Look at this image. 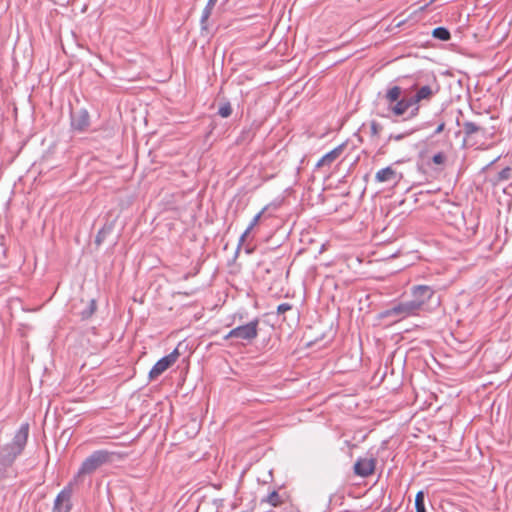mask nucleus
Returning a JSON list of instances; mask_svg holds the SVG:
<instances>
[{
    "mask_svg": "<svg viewBox=\"0 0 512 512\" xmlns=\"http://www.w3.org/2000/svg\"><path fill=\"white\" fill-rule=\"evenodd\" d=\"M114 228L113 223H106L97 233L95 237V244L100 246L106 239V237L112 232Z\"/></svg>",
    "mask_w": 512,
    "mask_h": 512,
    "instance_id": "17",
    "label": "nucleus"
},
{
    "mask_svg": "<svg viewBox=\"0 0 512 512\" xmlns=\"http://www.w3.org/2000/svg\"><path fill=\"white\" fill-rule=\"evenodd\" d=\"M512 168L505 167L497 174V181H505L511 178Z\"/></svg>",
    "mask_w": 512,
    "mask_h": 512,
    "instance_id": "22",
    "label": "nucleus"
},
{
    "mask_svg": "<svg viewBox=\"0 0 512 512\" xmlns=\"http://www.w3.org/2000/svg\"><path fill=\"white\" fill-rule=\"evenodd\" d=\"M410 134H411V132L401 133V134H391L389 136V140L400 141V140L404 139L407 135H410Z\"/></svg>",
    "mask_w": 512,
    "mask_h": 512,
    "instance_id": "26",
    "label": "nucleus"
},
{
    "mask_svg": "<svg viewBox=\"0 0 512 512\" xmlns=\"http://www.w3.org/2000/svg\"><path fill=\"white\" fill-rule=\"evenodd\" d=\"M370 130L372 136H378L380 132L383 130V126L378 123L377 121H371L370 123Z\"/></svg>",
    "mask_w": 512,
    "mask_h": 512,
    "instance_id": "24",
    "label": "nucleus"
},
{
    "mask_svg": "<svg viewBox=\"0 0 512 512\" xmlns=\"http://www.w3.org/2000/svg\"><path fill=\"white\" fill-rule=\"evenodd\" d=\"M97 303L95 299H91L86 303V306L83 310L79 312L81 320H87L92 317V315L96 312Z\"/></svg>",
    "mask_w": 512,
    "mask_h": 512,
    "instance_id": "18",
    "label": "nucleus"
},
{
    "mask_svg": "<svg viewBox=\"0 0 512 512\" xmlns=\"http://www.w3.org/2000/svg\"><path fill=\"white\" fill-rule=\"evenodd\" d=\"M435 295V291L428 285H415L411 288V300L418 313L428 309L429 302Z\"/></svg>",
    "mask_w": 512,
    "mask_h": 512,
    "instance_id": "5",
    "label": "nucleus"
},
{
    "mask_svg": "<svg viewBox=\"0 0 512 512\" xmlns=\"http://www.w3.org/2000/svg\"><path fill=\"white\" fill-rule=\"evenodd\" d=\"M344 149V145H339L330 152L326 153L324 156H322L319 161L316 164L317 168H321L324 166L330 167L331 164L340 157Z\"/></svg>",
    "mask_w": 512,
    "mask_h": 512,
    "instance_id": "13",
    "label": "nucleus"
},
{
    "mask_svg": "<svg viewBox=\"0 0 512 512\" xmlns=\"http://www.w3.org/2000/svg\"><path fill=\"white\" fill-rule=\"evenodd\" d=\"M246 253H248V254L252 253V249H250V248H248V247H247V248H246Z\"/></svg>",
    "mask_w": 512,
    "mask_h": 512,
    "instance_id": "28",
    "label": "nucleus"
},
{
    "mask_svg": "<svg viewBox=\"0 0 512 512\" xmlns=\"http://www.w3.org/2000/svg\"><path fill=\"white\" fill-rule=\"evenodd\" d=\"M432 36L441 41H448L451 38V33L447 28L441 26L433 29Z\"/></svg>",
    "mask_w": 512,
    "mask_h": 512,
    "instance_id": "19",
    "label": "nucleus"
},
{
    "mask_svg": "<svg viewBox=\"0 0 512 512\" xmlns=\"http://www.w3.org/2000/svg\"><path fill=\"white\" fill-rule=\"evenodd\" d=\"M463 133H464V140L463 144L468 146H476L478 145V141L474 139V135L480 134L482 137L487 136V129L485 127H482L478 125L475 122L472 121H465L463 123Z\"/></svg>",
    "mask_w": 512,
    "mask_h": 512,
    "instance_id": "10",
    "label": "nucleus"
},
{
    "mask_svg": "<svg viewBox=\"0 0 512 512\" xmlns=\"http://www.w3.org/2000/svg\"><path fill=\"white\" fill-rule=\"evenodd\" d=\"M29 436V424L24 423L15 433L11 443L0 447V481L5 478L6 471L15 459L23 452Z\"/></svg>",
    "mask_w": 512,
    "mask_h": 512,
    "instance_id": "2",
    "label": "nucleus"
},
{
    "mask_svg": "<svg viewBox=\"0 0 512 512\" xmlns=\"http://www.w3.org/2000/svg\"><path fill=\"white\" fill-rule=\"evenodd\" d=\"M418 314L416 305H414L410 300L400 302L383 313L386 317H398V319H404Z\"/></svg>",
    "mask_w": 512,
    "mask_h": 512,
    "instance_id": "8",
    "label": "nucleus"
},
{
    "mask_svg": "<svg viewBox=\"0 0 512 512\" xmlns=\"http://www.w3.org/2000/svg\"><path fill=\"white\" fill-rule=\"evenodd\" d=\"M232 114V107L229 102L220 103L218 108V115L222 118H228Z\"/></svg>",
    "mask_w": 512,
    "mask_h": 512,
    "instance_id": "21",
    "label": "nucleus"
},
{
    "mask_svg": "<svg viewBox=\"0 0 512 512\" xmlns=\"http://www.w3.org/2000/svg\"><path fill=\"white\" fill-rule=\"evenodd\" d=\"M402 178L403 175L401 172H398L392 166H387L378 170L374 179L377 183H386L396 186L402 180Z\"/></svg>",
    "mask_w": 512,
    "mask_h": 512,
    "instance_id": "11",
    "label": "nucleus"
},
{
    "mask_svg": "<svg viewBox=\"0 0 512 512\" xmlns=\"http://www.w3.org/2000/svg\"><path fill=\"white\" fill-rule=\"evenodd\" d=\"M292 309V305L290 303H281L277 307V314L282 315L285 314L287 311H290Z\"/></svg>",
    "mask_w": 512,
    "mask_h": 512,
    "instance_id": "25",
    "label": "nucleus"
},
{
    "mask_svg": "<svg viewBox=\"0 0 512 512\" xmlns=\"http://www.w3.org/2000/svg\"><path fill=\"white\" fill-rule=\"evenodd\" d=\"M285 501V495L280 494L277 490L271 491L265 498L261 500V503H267L273 507H278Z\"/></svg>",
    "mask_w": 512,
    "mask_h": 512,
    "instance_id": "15",
    "label": "nucleus"
},
{
    "mask_svg": "<svg viewBox=\"0 0 512 512\" xmlns=\"http://www.w3.org/2000/svg\"><path fill=\"white\" fill-rule=\"evenodd\" d=\"M71 128L75 132H86L90 127L89 112L81 108L79 110H71L70 112Z\"/></svg>",
    "mask_w": 512,
    "mask_h": 512,
    "instance_id": "9",
    "label": "nucleus"
},
{
    "mask_svg": "<svg viewBox=\"0 0 512 512\" xmlns=\"http://www.w3.org/2000/svg\"><path fill=\"white\" fill-rule=\"evenodd\" d=\"M259 322V318H254L246 324L239 325L236 328L230 330L224 339H238L240 341L251 343L258 336Z\"/></svg>",
    "mask_w": 512,
    "mask_h": 512,
    "instance_id": "4",
    "label": "nucleus"
},
{
    "mask_svg": "<svg viewBox=\"0 0 512 512\" xmlns=\"http://www.w3.org/2000/svg\"><path fill=\"white\" fill-rule=\"evenodd\" d=\"M114 455V452L108 450H96L91 453L82 462L77 474L73 477L74 482L80 483L85 475H91L103 465L111 463Z\"/></svg>",
    "mask_w": 512,
    "mask_h": 512,
    "instance_id": "3",
    "label": "nucleus"
},
{
    "mask_svg": "<svg viewBox=\"0 0 512 512\" xmlns=\"http://www.w3.org/2000/svg\"><path fill=\"white\" fill-rule=\"evenodd\" d=\"M79 483L72 479L56 496L53 506V512H70L72 509V495L74 486Z\"/></svg>",
    "mask_w": 512,
    "mask_h": 512,
    "instance_id": "6",
    "label": "nucleus"
},
{
    "mask_svg": "<svg viewBox=\"0 0 512 512\" xmlns=\"http://www.w3.org/2000/svg\"><path fill=\"white\" fill-rule=\"evenodd\" d=\"M447 160V156L444 152H438L432 157V162L436 165H443Z\"/></svg>",
    "mask_w": 512,
    "mask_h": 512,
    "instance_id": "23",
    "label": "nucleus"
},
{
    "mask_svg": "<svg viewBox=\"0 0 512 512\" xmlns=\"http://www.w3.org/2000/svg\"><path fill=\"white\" fill-rule=\"evenodd\" d=\"M381 512H389V510L388 509H384Z\"/></svg>",
    "mask_w": 512,
    "mask_h": 512,
    "instance_id": "29",
    "label": "nucleus"
},
{
    "mask_svg": "<svg viewBox=\"0 0 512 512\" xmlns=\"http://www.w3.org/2000/svg\"><path fill=\"white\" fill-rule=\"evenodd\" d=\"M180 356L178 348H175L170 354L159 359L151 368L148 377L149 380H155L162 375L166 370L173 366Z\"/></svg>",
    "mask_w": 512,
    "mask_h": 512,
    "instance_id": "7",
    "label": "nucleus"
},
{
    "mask_svg": "<svg viewBox=\"0 0 512 512\" xmlns=\"http://www.w3.org/2000/svg\"><path fill=\"white\" fill-rule=\"evenodd\" d=\"M444 128H445V123H444V122L440 123V124L437 126V128L435 129V131H434V135H437V134H440L441 132H443V131H444Z\"/></svg>",
    "mask_w": 512,
    "mask_h": 512,
    "instance_id": "27",
    "label": "nucleus"
},
{
    "mask_svg": "<svg viewBox=\"0 0 512 512\" xmlns=\"http://www.w3.org/2000/svg\"><path fill=\"white\" fill-rule=\"evenodd\" d=\"M265 210H266V208H263L258 214H256L254 216V218L252 219V221L250 222V224L248 225L246 230L240 236V239H239V242L237 245V249H236V255L239 253V250H240L241 246L243 245L246 237L250 234V232L253 230V228L259 223L260 218L263 215Z\"/></svg>",
    "mask_w": 512,
    "mask_h": 512,
    "instance_id": "14",
    "label": "nucleus"
},
{
    "mask_svg": "<svg viewBox=\"0 0 512 512\" xmlns=\"http://www.w3.org/2000/svg\"><path fill=\"white\" fill-rule=\"evenodd\" d=\"M375 466L374 458H359L354 464V473L360 477H368L374 473Z\"/></svg>",
    "mask_w": 512,
    "mask_h": 512,
    "instance_id": "12",
    "label": "nucleus"
},
{
    "mask_svg": "<svg viewBox=\"0 0 512 512\" xmlns=\"http://www.w3.org/2000/svg\"><path fill=\"white\" fill-rule=\"evenodd\" d=\"M435 93L429 85L418 87L414 84L410 89L394 85L387 88L383 98L393 116L401 117L408 113L406 119H412L419 114L420 103L430 101Z\"/></svg>",
    "mask_w": 512,
    "mask_h": 512,
    "instance_id": "1",
    "label": "nucleus"
},
{
    "mask_svg": "<svg viewBox=\"0 0 512 512\" xmlns=\"http://www.w3.org/2000/svg\"><path fill=\"white\" fill-rule=\"evenodd\" d=\"M415 508L416 512H426L425 495L423 491L417 492L415 496Z\"/></svg>",
    "mask_w": 512,
    "mask_h": 512,
    "instance_id": "20",
    "label": "nucleus"
},
{
    "mask_svg": "<svg viewBox=\"0 0 512 512\" xmlns=\"http://www.w3.org/2000/svg\"><path fill=\"white\" fill-rule=\"evenodd\" d=\"M218 0H208L205 8L202 11V15L200 18V25L202 30L208 29V19L210 18L212 11L214 9L215 4Z\"/></svg>",
    "mask_w": 512,
    "mask_h": 512,
    "instance_id": "16",
    "label": "nucleus"
}]
</instances>
